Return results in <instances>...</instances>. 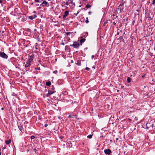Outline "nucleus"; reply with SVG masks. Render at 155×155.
I'll list each match as a JSON object with an SVG mask.
<instances>
[{
    "mask_svg": "<svg viewBox=\"0 0 155 155\" xmlns=\"http://www.w3.org/2000/svg\"><path fill=\"white\" fill-rule=\"evenodd\" d=\"M70 46L73 47L74 48H78L80 46V44L77 41H75L74 42L73 44L70 45Z\"/></svg>",
    "mask_w": 155,
    "mask_h": 155,
    "instance_id": "1",
    "label": "nucleus"
},
{
    "mask_svg": "<svg viewBox=\"0 0 155 155\" xmlns=\"http://www.w3.org/2000/svg\"><path fill=\"white\" fill-rule=\"evenodd\" d=\"M0 56L2 58H5L7 59L8 57V56L4 52L0 51Z\"/></svg>",
    "mask_w": 155,
    "mask_h": 155,
    "instance_id": "2",
    "label": "nucleus"
},
{
    "mask_svg": "<svg viewBox=\"0 0 155 155\" xmlns=\"http://www.w3.org/2000/svg\"><path fill=\"white\" fill-rule=\"evenodd\" d=\"M40 5L43 7H48L49 6V4L48 2L45 0H43L42 3Z\"/></svg>",
    "mask_w": 155,
    "mask_h": 155,
    "instance_id": "3",
    "label": "nucleus"
},
{
    "mask_svg": "<svg viewBox=\"0 0 155 155\" xmlns=\"http://www.w3.org/2000/svg\"><path fill=\"white\" fill-rule=\"evenodd\" d=\"M37 17V16L36 15H33L29 16L28 18L30 20H33Z\"/></svg>",
    "mask_w": 155,
    "mask_h": 155,
    "instance_id": "4",
    "label": "nucleus"
},
{
    "mask_svg": "<svg viewBox=\"0 0 155 155\" xmlns=\"http://www.w3.org/2000/svg\"><path fill=\"white\" fill-rule=\"evenodd\" d=\"M69 14V12L68 11H66L64 12V15L63 16V18H65Z\"/></svg>",
    "mask_w": 155,
    "mask_h": 155,
    "instance_id": "5",
    "label": "nucleus"
},
{
    "mask_svg": "<svg viewBox=\"0 0 155 155\" xmlns=\"http://www.w3.org/2000/svg\"><path fill=\"white\" fill-rule=\"evenodd\" d=\"M54 93V92L51 91L50 90H48V93L47 94H46V96L47 97H49V96L52 94H53Z\"/></svg>",
    "mask_w": 155,
    "mask_h": 155,
    "instance_id": "6",
    "label": "nucleus"
},
{
    "mask_svg": "<svg viewBox=\"0 0 155 155\" xmlns=\"http://www.w3.org/2000/svg\"><path fill=\"white\" fill-rule=\"evenodd\" d=\"M104 153L105 154L109 155L111 153V150L110 149L105 150H104Z\"/></svg>",
    "mask_w": 155,
    "mask_h": 155,
    "instance_id": "7",
    "label": "nucleus"
},
{
    "mask_svg": "<svg viewBox=\"0 0 155 155\" xmlns=\"http://www.w3.org/2000/svg\"><path fill=\"white\" fill-rule=\"evenodd\" d=\"M73 1L71 0H68L67 2L65 3V4L66 5L68 6L70 4H71L72 3Z\"/></svg>",
    "mask_w": 155,
    "mask_h": 155,
    "instance_id": "8",
    "label": "nucleus"
},
{
    "mask_svg": "<svg viewBox=\"0 0 155 155\" xmlns=\"http://www.w3.org/2000/svg\"><path fill=\"white\" fill-rule=\"evenodd\" d=\"M34 54H32L30 57V58L29 59L28 61H29V62H31L33 60L34 58Z\"/></svg>",
    "mask_w": 155,
    "mask_h": 155,
    "instance_id": "9",
    "label": "nucleus"
},
{
    "mask_svg": "<svg viewBox=\"0 0 155 155\" xmlns=\"http://www.w3.org/2000/svg\"><path fill=\"white\" fill-rule=\"evenodd\" d=\"M20 9L19 8L18 9L17 8H15L14 9L15 12L17 14H20Z\"/></svg>",
    "mask_w": 155,
    "mask_h": 155,
    "instance_id": "10",
    "label": "nucleus"
},
{
    "mask_svg": "<svg viewBox=\"0 0 155 155\" xmlns=\"http://www.w3.org/2000/svg\"><path fill=\"white\" fill-rule=\"evenodd\" d=\"M11 142V139H9L8 140H6L5 141V143L7 145H8Z\"/></svg>",
    "mask_w": 155,
    "mask_h": 155,
    "instance_id": "11",
    "label": "nucleus"
},
{
    "mask_svg": "<svg viewBox=\"0 0 155 155\" xmlns=\"http://www.w3.org/2000/svg\"><path fill=\"white\" fill-rule=\"evenodd\" d=\"M30 62L28 61V62L25 65V67L27 68L29 67L30 65Z\"/></svg>",
    "mask_w": 155,
    "mask_h": 155,
    "instance_id": "12",
    "label": "nucleus"
},
{
    "mask_svg": "<svg viewBox=\"0 0 155 155\" xmlns=\"http://www.w3.org/2000/svg\"><path fill=\"white\" fill-rule=\"evenodd\" d=\"M85 41V39L84 38H82L80 40V43H81V45H82V43L84 42Z\"/></svg>",
    "mask_w": 155,
    "mask_h": 155,
    "instance_id": "13",
    "label": "nucleus"
},
{
    "mask_svg": "<svg viewBox=\"0 0 155 155\" xmlns=\"http://www.w3.org/2000/svg\"><path fill=\"white\" fill-rule=\"evenodd\" d=\"M51 84V82L50 81H48L46 83V85L47 86H50Z\"/></svg>",
    "mask_w": 155,
    "mask_h": 155,
    "instance_id": "14",
    "label": "nucleus"
},
{
    "mask_svg": "<svg viewBox=\"0 0 155 155\" xmlns=\"http://www.w3.org/2000/svg\"><path fill=\"white\" fill-rule=\"evenodd\" d=\"M76 64L79 65V66H80L81 65V61H80V60H78L77 61V63H76Z\"/></svg>",
    "mask_w": 155,
    "mask_h": 155,
    "instance_id": "15",
    "label": "nucleus"
},
{
    "mask_svg": "<svg viewBox=\"0 0 155 155\" xmlns=\"http://www.w3.org/2000/svg\"><path fill=\"white\" fill-rule=\"evenodd\" d=\"M75 116L74 115H69L68 117L69 118H73L75 117Z\"/></svg>",
    "mask_w": 155,
    "mask_h": 155,
    "instance_id": "16",
    "label": "nucleus"
},
{
    "mask_svg": "<svg viewBox=\"0 0 155 155\" xmlns=\"http://www.w3.org/2000/svg\"><path fill=\"white\" fill-rule=\"evenodd\" d=\"M43 0H35V3L36 2H39V3H41L42 2H43Z\"/></svg>",
    "mask_w": 155,
    "mask_h": 155,
    "instance_id": "17",
    "label": "nucleus"
},
{
    "mask_svg": "<svg viewBox=\"0 0 155 155\" xmlns=\"http://www.w3.org/2000/svg\"><path fill=\"white\" fill-rule=\"evenodd\" d=\"M131 79L130 77H128L127 78V82L128 83H130L131 82Z\"/></svg>",
    "mask_w": 155,
    "mask_h": 155,
    "instance_id": "18",
    "label": "nucleus"
},
{
    "mask_svg": "<svg viewBox=\"0 0 155 155\" xmlns=\"http://www.w3.org/2000/svg\"><path fill=\"white\" fill-rule=\"evenodd\" d=\"M150 124V123H147L146 124V126L147 127V128L150 127V125H149Z\"/></svg>",
    "mask_w": 155,
    "mask_h": 155,
    "instance_id": "19",
    "label": "nucleus"
},
{
    "mask_svg": "<svg viewBox=\"0 0 155 155\" xmlns=\"http://www.w3.org/2000/svg\"><path fill=\"white\" fill-rule=\"evenodd\" d=\"M91 7V5L89 4H87L86 5V7L87 8H89Z\"/></svg>",
    "mask_w": 155,
    "mask_h": 155,
    "instance_id": "20",
    "label": "nucleus"
},
{
    "mask_svg": "<svg viewBox=\"0 0 155 155\" xmlns=\"http://www.w3.org/2000/svg\"><path fill=\"white\" fill-rule=\"evenodd\" d=\"M65 33L66 34V35L67 36L69 35L70 34L72 33V32H65Z\"/></svg>",
    "mask_w": 155,
    "mask_h": 155,
    "instance_id": "21",
    "label": "nucleus"
},
{
    "mask_svg": "<svg viewBox=\"0 0 155 155\" xmlns=\"http://www.w3.org/2000/svg\"><path fill=\"white\" fill-rule=\"evenodd\" d=\"M18 128H19V130L21 132H22V130L23 129L22 127V126H18Z\"/></svg>",
    "mask_w": 155,
    "mask_h": 155,
    "instance_id": "22",
    "label": "nucleus"
},
{
    "mask_svg": "<svg viewBox=\"0 0 155 155\" xmlns=\"http://www.w3.org/2000/svg\"><path fill=\"white\" fill-rule=\"evenodd\" d=\"M92 135L90 134L87 136V137L89 138H91L92 137Z\"/></svg>",
    "mask_w": 155,
    "mask_h": 155,
    "instance_id": "23",
    "label": "nucleus"
},
{
    "mask_svg": "<svg viewBox=\"0 0 155 155\" xmlns=\"http://www.w3.org/2000/svg\"><path fill=\"white\" fill-rule=\"evenodd\" d=\"M35 138V136H31V140L34 139Z\"/></svg>",
    "mask_w": 155,
    "mask_h": 155,
    "instance_id": "24",
    "label": "nucleus"
},
{
    "mask_svg": "<svg viewBox=\"0 0 155 155\" xmlns=\"http://www.w3.org/2000/svg\"><path fill=\"white\" fill-rule=\"evenodd\" d=\"M85 22L86 23H88L89 22V21H88V18H86V20L85 21Z\"/></svg>",
    "mask_w": 155,
    "mask_h": 155,
    "instance_id": "25",
    "label": "nucleus"
},
{
    "mask_svg": "<svg viewBox=\"0 0 155 155\" xmlns=\"http://www.w3.org/2000/svg\"><path fill=\"white\" fill-rule=\"evenodd\" d=\"M35 70H40V67H38L37 68H35Z\"/></svg>",
    "mask_w": 155,
    "mask_h": 155,
    "instance_id": "26",
    "label": "nucleus"
},
{
    "mask_svg": "<svg viewBox=\"0 0 155 155\" xmlns=\"http://www.w3.org/2000/svg\"><path fill=\"white\" fill-rule=\"evenodd\" d=\"M120 39H121V41L124 42V39H123L122 37H120Z\"/></svg>",
    "mask_w": 155,
    "mask_h": 155,
    "instance_id": "27",
    "label": "nucleus"
},
{
    "mask_svg": "<svg viewBox=\"0 0 155 155\" xmlns=\"http://www.w3.org/2000/svg\"><path fill=\"white\" fill-rule=\"evenodd\" d=\"M53 73L55 74H57L58 73V71L57 70H55L53 72Z\"/></svg>",
    "mask_w": 155,
    "mask_h": 155,
    "instance_id": "28",
    "label": "nucleus"
},
{
    "mask_svg": "<svg viewBox=\"0 0 155 155\" xmlns=\"http://www.w3.org/2000/svg\"><path fill=\"white\" fill-rule=\"evenodd\" d=\"M152 4L153 5H154L155 4V0H153V2H152Z\"/></svg>",
    "mask_w": 155,
    "mask_h": 155,
    "instance_id": "29",
    "label": "nucleus"
},
{
    "mask_svg": "<svg viewBox=\"0 0 155 155\" xmlns=\"http://www.w3.org/2000/svg\"><path fill=\"white\" fill-rule=\"evenodd\" d=\"M85 69L87 71H89V68H87V67H86V68H85Z\"/></svg>",
    "mask_w": 155,
    "mask_h": 155,
    "instance_id": "30",
    "label": "nucleus"
},
{
    "mask_svg": "<svg viewBox=\"0 0 155 155\" xmlns=\"http://www.w3.org/2000/svg\"><path fill=\"white\" fill-rule=\"evenodd\" d=\"M79 13V12H78L77 13H74V15H75V16H77L78 15V14Z\"/></svg>",
    "mask_w": 155,
    "mask_h": 155,
    "instance_id": "31",
    "label": "nucleus"
},
{
    "mask_svg": "<svg viewBox=\"0 0 155 155\" xmlns=\"http://www.w3.org/2000/svg\"><path fill=\"white\" fill-rule=\"evenodd\" d=\"M48 124H46L45 125V127H46L48 126Z\"/></svg>",
    "mask_w": 155,
    "mask_h": 155,
    "instance_id": "32",
    "label": "nucleus"
},
{
    "mask_svg": "<svg viewBox=\"0 0 155 155\" xmlns=\"http://www.w3.org/2000/svg\"><path fill=\"white\" fill-rule=\"evenodd\" d=\"M145 74H144V75H143V76H142V78H143L144 77H145Z\"/></svg>",
    "mask_w": 155,
    "mask_h": 155,
    "instance_id": "33",
    "label": "nucleus"
},
{
    "mask_svg": "<svg viewBox=\"0 0 155 155\" xmlns=\"http://www.w3.org/2000/svg\"><path fill=\"white\" fill-rule=\"evenodd\" d=\"M25 20H25V19H23L22 20V21H25Z\"/></svg>",
    "mask_w": 155,
    "mask_h": 155,
    "instance_id": "34",
    "label": "nucleus"
},
{
    "mask_svg": "<svg viewBox=\"0 0 155 155\" xmlns=\"http://www.w3.org/2000/svg\"><path fill=\"white\" fill-rule=\"evenodd\" d=\"M94 55H92V56H91L92 58V59H93V58H94Z\"/></svg>",
    "mask_w": 155,
    "mask_h": 155,
    "instance_id": "35",
    "label": "nucleus"
},
{
    "mask_svg": "<svg viewBox=\"0 0 155 155\" xmlns=\"http://www.w3.org/2000/svg\"><path fill=\"white\" fill-rule=\"evenodd\" d=\"M113 23L114 25H115L116 24V23L115 22H113Z\"/></svg>",
    "mask_w": 155,
    "mask_h": 155,
    "instance_id": "36",
    "label": "nucleus"
},
{
    "mask_svg": "<svg viewBox=\"0 0 155 155\" xmlns=\"http://www.w3.org/2000/svg\"><path fill=\"white\" fill-rule=\"evenodd\" d=\"M151 126L152 127H153V124H152L151 125Z\"/></svg>",
    "mask_w": 155,
    "mask_h": 155,
    "instance_id": "37",
    "label": "nucleus"
},
{
    "mask_svg": "<svg viewBox=\"0 0 155 155\" xmlns=\"http://www.w3.org/2000/svg\"><path fill=\"white\" fill-rule=\"evenodd\" d=\"M88 14L89 15H90L91 14V12H89Z\"/></svg>",
    "mask_w": 155,
    "mask_h": 155,
    "instance_id": "38",
    "label": "nucleus"
},
{
    "mask_svg": "<svg viewBox=\"0 0 155 155\" xmlns=\"http://www.w3.org/2000/svg\"><path fill=\"white\" fill-rule=\"evenodd\" d=\"M123 87H124V86H121V88H123Z\"/></svg>",
    "mask_w": 155,
    "mask_h": 155,
    "instance_id": "39",
    "label": "nucleus"
},
{
    "mask_svg": "<svg viewBox=\"0 0 155 155\" xmlns=\"http://www.w3.org/2000/svg\"><path fill=\"white\" fill-rule=\"evenodd\" d=\"M63 138V137H62V136H61V137H60V138H61V139H62V138Z\"/></svg>",
    "mask_w": 155,
    "mask_h": 155,
    "instance_id": "40",
    "label": "nucleus"
},
{
    "mask_svg": "<svg viewBox=\"0 0 155 155\" xmlns=\"http://www.w3.org/2000/svg\"><path fill=\"white\" fill-rule=\"evenodd\" d=\"M3 149H5V147H4L3 148Z\"/></svg>",
    "mask_w": 155,
    "mask_h": 155,
    "instance_id": "41",
    "label": "nucleus"
},
{
    "mask_svg": "<svg viewBox=\"0 0 155 155\" xmlns=\"http://www.w3.org/2000/svg\"><path fill=\"white\" fill-rule=\"evenodd\" d=\"M2 0H0V3H2Z\"/></svg>",
    "mask_w": 155,
    "mask_h": 155,
    "instance_id": "42",
    "label": "nucleus"
},
{
    "mask_svg": "<svg viewBox=\"0 0 155 155\" xmlns=\"http://www.w3.org/2000/svg\"><path fill=\"white\" fill-rule=\"evenodd\" d=\"M35 73L37 74L38 73V72H37V71H36L35 72Z\"/></svg>",
    "mask_w": 155,
    "mask_h": 155,
    "instance_id": "43",
    "label": "nucleus"
},
{
    "mask_svg": "<svg viewBox=\"0 0 155 155\" xmlns=\"http://www.w3.org/2000/svg\"><path fill=\"white\" fill-rule=\"evenodd\" d=\"M71 63H73V60H71Z\"/></svg>",
    "mask_w": 155,
    "mask_h": 155,
    "instance_id": "44",
    "label": "nucleus"
},
{
    "mask_svg": "<svg viewBox=\"0 0 155 155\" xmlns=\"http://www.w3.org/2000/svg\"><path fill=\"white\" fill-rule=\"evenodd\" d=\"M62 44V45H64V43H62V44Z\"/></svg>",
    "mask_w": 155,
    "mask_h": 155,
    "instance_id": "45",
    "label": "nucleus"
},
{
    "mask_svg": "<svg viewBox=\"0 0 155 155\" xmlns=\"http://www.w3.org/2000/svg\"><path fill=\"white\" fill-rule=\"evenodd\" d=\"M92 68H93L94 69H95V67H92Z\"/></svg>",
    "mask_w": 155,
    "mask_h": 155,
    "instance_id": "46",
    "label": "nucleus"
},
{
    "mask_svg": "<svg viewBox=\"0 0 155 155\" xmlns=\"http://www.w3.org/2000/svg\"><path fill=\"white\" fill-rule=\"evenodd\" d=\"M1 109H2V110H3L4 109V108L2 107V108Z\"/></svg>",
    "mask_w": 155,
    "mask_h": 155,
    "instance_id": "47",
    "label": "nucleus"
},
{
    "mask_svg": "<svg viewBox=\"0 0 155 155\" xmlns=\"http://www.w3.org/2000/svg\"><path fill=\"white\" fill-rule=\"evenodd\" d=\"M116 140H118V138H117L116 139Z\"/></svg>",
    "mask_w": 155,
    "mask_h": 155,
    "instance_id": "48",
    "label": "nucleus"
},
{
    "mask_svg": "<svg viewBox=\"0 0 155 155\" xmlns=\"http://www.w3.org/2000/svg\"><path fill=\"white\" fill-rule=\"evenodd\" d=\"M33 4H34V3H33V2H32V3H31V4L32 5H33Z\"/></svg>",
    "mask_w": 155,
    "mask_h": 155,
    "instance_id": "49",
    "label": "nucleus"
},
{
    "mask_svg": "<svg viewBox=\"0 0 155 155\" xmlns=\"http://www.w3.org/2000/svg\"><path fill=\"white\" fill-rule=\"evenodd\" d=\"M36 31V29H34V31Z\"/></svg>",
    "mask_w": 155,
    "mask_h": 155,
    "instance_id": "50",
    "label": "nucleus"
},
{
    "mask_svg": "<svg viewBox=\"0 0 155 155\" xmlns=\"http://www.w3.org/2000/svg\"><path fill=\"white\" fill-rule=\"evenodd\" d=\"M63 3H65V2H63V3H62V4H63Z\"/></svg>",
    "mask_w": 155,
    "mask_h": 155,
    "instance_id": "51",
    "label": "nucleus"
},
{
    "mask_svg": "<svg viewBox=\"0 0 155 155\" xmlns=\"http://www.w3.org/2000/svg\"><path fill=\"white\" fill-rule=\"evenodd\" d=\"M119 91L118 90H117V92H118Z\"/></svg>",
    "mask_w": 155,
    "mask_h": 155,
    "instance_id": "52",
    "label": "nucleus"
},
{
    "mask_svg": "<svg viewBox=\"0 0 155 155\" xmlns=\"http://www.w3.org/2000/svg\"><path fill=\"white\" fill-rule=\"evenodd\" d=\"M120 6V5L119 6V7H120V6Z\"/></svg>",
    "mask_w": 155,
    "mask_h": 155,
    "instance_id": "53",
    "label": "nucleus"
},
{
    "mask_svg": "<svg viewBox=\"0 0 155 155\" xmlns=\"http://www.w3.org/2000/svg\"><path fill=\"white\" fill-rule=\"evenodd\" d=\"M41 8V7H39V8Z\"/></svg>",
    "mask_w": 155,
    "mask_h": 155,
    "instance_id": "54",
    "label": "nucleus"
},
{
    "mask_svg": "<svg viewBox=\"0 0 155 155\" xmlns=\"http://www.w3.org/2000/svg\"><path fill=\"white\" fill-rule=\"evenodd\" d=\"M0 155H1V153L0 152Z\"/></svg>",
    "mask_w": 155,
    "mask_h": 155,
    "instance_id": "55",
    "label": "nucleus"
},
{
    "mask_svg": "<svg viewBox=\"0 0 155 155\" xmlns=\"http://www.w3.org/2000/svg\"><path fill=\"white\" fill-rule=\"evenodd\" d=\"M25 1V0H24Z\"/></svg>",
    "mask_w": 155,
    "mask_h": 155,
    "instance_id": "56",
    "label": "nucleus"
}]
</instances>
